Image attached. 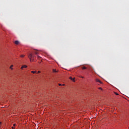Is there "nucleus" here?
Segmentation results:
<instances>
[{"label":"nucleus","mask_w":129,"mask_h":129,"mask_svg":"<svg viewBox=\"0 0 129 129\" xmlns=\"http://www.w3.org/2000/svg\"><path fill=\"white\" fill-rule=\"evenodd\" d=\"M28 57L31 61H34V58H35V56H34V55H33V54H32V53L29 54L28 55Z\"/></svg>","instance_id":"f257e3e1"},{"label":"nucleus","mask_w":129,"mask_h":129,"mask_svg":"<svg viewBox=\"0 0 129 129\" xmlns=\"http://www.w3.org/2000/svg\"><path fill=\"white\" fill-rule=\"evenodd\" d=\"M23 68H28V66H27L26 65L22 66L21 67V69L23 70Z\"/></svg>","instance_id":"f03ea898"},{"label":"nucleus","mask_w":129,"mask_h":129,"mask_svg":"<svg viewBox=\"0 0 129 129\" xmlns=\"http://www.w3.org/2000/svg\"><path fill=\"white\" fill-rule=\"evenodd\" d=\"M96 82H99L101 84V83H102V82H101V81H100V80H99V79H97L96 80Z\"/></svg>","instance_id":"7ed1b4c3"},{"label":"nucleus","mask_w":129,"mask_h":129,"mask_svg":"<svg viewBox=\"0 0 129 129\" xmlns=\"http://www.w3.org/2000/svg\"><path fill=\"white\" fill-rule=\"evenodd\" d=\"M15 44L16 45H19V44L20 43V42H19V41H18V40H16V41H15Z\"/></svg>","instance_id":"20e7f679"},{"label":"nucleus","mask_w":129,"mask_h":129,"mask_svg":"<svg viewBox=\"0 0 129 129\" xmlns=\"http://www.w3.org/2000/svg\"><path fill=\"white\" fill-rule=\"evenodd\" d=\"M31 73H33V74H35V73H37V71H31Z\"/></svg>","instance_id":"39448f33"},{"label":"nucleus","mask_w":129,"mask_h":129,"mask_svg":"<svg viewBox=\"0 0 129 129\" xmlns=\"http://www.w3.org/2000/svg\"><path fill=\"white\" fill-rule=\"evenodd\" d=\"M70 79H71L73 81L75 82V81L74 80V79L72 78V77H70Z\"/></svg>","instance_id":"423d86ee"},{"label":"nucleus","mask_w":129,"mask_h":129,"mask_svg":"<svg viewBox=\"0 0 129 129\" xmlns=\"http://www.w3.org/2000/svg\"><path fill=\"white\" fill-rule=\"evenodd\" d=\"M83 70H84V69H87V68L84 67L83 68H82Z\"/></svg>","instance_id":"0eeeda50"},{"label":"nucleus","mask_w":129,"mask_h":129,"mask_svg":"<svg viewBox=\"0 0 129 129\" xmlns=\"http://www.w3.org/2000/svg\"><path fill=\"white\" fill-rule=\"evenodd\" d=\"M35 54H36V55H38V54L39 53V52H38V51H35L34 52Z\"/></svg>","instance_id":"6e6552de"},{"label":"nucleus","mask_w":129,"mask_h":129,"mask_svg":"<svg viewBox=\"0 0 129 129\" xmlns=\"http://www.w3.org/2000/svg\"><path fill=\"white\" fill-rule=\"evenodd\" d=\"M20 57H21V58H24V57H25V55H20Z\"/></svg>","instance_id":"1a4fd4ad"},{"label":"nucleus","mask_w":129,"mask_h":129,"mask_svg":"<svg viewBox=\"0 0 129 129\" xmlns=\"http://www.w3.org/2000/svg\"><path fill=\"white\" fill-rule=\"evenodd\" d=\"M38 59H39V60H41V57L40 56H38Z\"/></svg>","instance_id":"9d476101"},{"label":"nucleus","mask_w":129,"mask_h":129,"mask_svg":"<svg viewBox=\"0 0 129 129\" xmlns=\"http://www.w3.org/2000/svg\"><path fill=\"white\" fill-rule=\"evenodd\" d=\"M12 67H14V66L13 65H12L11 67H10V69H12L13 70V68Z\"/></svg>","instance_id":"9b49d317"},{"label":"nucleus","mask_w":129,"mask_h":129,"mask_svg":"<svg viewBox=\"0 0 129 129\" xmlns=\"http://www.w3.org/2000/svg\"><path fill=\"white\" fill-rule=\"evenodd\" d=\"M39 73H41V71H38V72H37V74H39Z\"/></svg>","instance_id":"f8f14e48"},{"label":"nucleus","mask_w":129,"mask_h":129,"mask_svg":"<svg viewBox=\"0 0 129 129\" xmlns=\"http://www.w3.org/2000/svg\"><path fill=\"white\" fill-rule=\"evenodd\" d=\"M58 85H59V86H62V84H59Z\"/></svg>","instance_id":"ddd939ff"},{"label":"nucleus","mask_w":129,"mask_h":129,"mask_svg":"<svg viewBox=\"0 0 129 129\" xmlns=\"http://www.w3.org/2000/svg\"><path fill=\"white\" fill-rule=\"evenodd\" d=\"M116 95H118V93H115Z\"/></svg>","instance_id":"4468645a"},{"label":"nucleus","mask_w":129,"mask_h":129,"mask_svg":"<svg viewBox=\"0 0 129 129\" xmlns=\"http://www.w3.org/2000/svg\"><path fill=\"white\" fill-rule=\"evenodd\" d=\"M53 72H56V71L54 70H53Z\"/></svg>","instance_id":"2eb2a0df"},{"label":"nucleus","mask_w":129,"mask_h":129,"mask_svg":"<svg viewBox=\"0 0 129 129\" xmlns=\"http://www.w3.org/2000/svg\"><path fill=\"white\" fill-rule=\"evenodd\" d=\"M62 85V86H64V85H65V84H63Z\"/></svg>","instance_id":"dca6fc26"},{"label":"nucleus","mask_w":129,"mask_h":129,"mask_svg":"<svg viewBox=\"0 0 129 129\" xmlns=\"http://www.w3.org/2000/svg\"><path fill=\"white\" fill-rule=\"evenodd\" d=\"M16 126V124H14V126Z\"/></svg>","instance_id":"f3484780"},{"label":"nucleus","mask_w":129,"mask_h":129,"mask_svg":"<svg viewBox=\"0 0 129 129\" xmlns=\"http://www.w3.org/2000/svg\"><path fill=\"white\" fill-rule=\"evenodd\" d=\"M12 128H13V129H14V128H15V127H12Z\"/></svg>","instance_id":"a211bd4d"},{"label":"nucleus","mask_w":129,"mask_h":129,"mask_svg":"<svg viewBox=\"0 0 129 129\" xmlns=\"http://www.w3.org/2000/svg\"><path fill=\"white\" fill-rule=\"evenodd\" d=\"M99 89H102L101 88H99Z\"/></svg>","instance_id":"6ab92c4d"},{"label":"nucleus","mask_w":129,"mask_h":129,"mask_svg":"<svg viewBox=\"0 0 129 129\" xmlns=\"http://www.w3.org/2000/svg\"><path fill=\"white\" fill-rule=\"evenodd\" d=\"M82 78H83V77H82Z\"/></svg>","instance_id":"aec40b11"}]
</instances>
